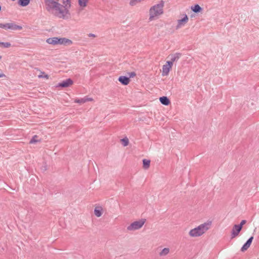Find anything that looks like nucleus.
Returning a JSON list of instances; mask_svg holds the SVG:
<instances>
[{
    "label": "nucleus",
    "mask_w": 259,
    "mask_h": 259,
    "mask_svg": "<svg viewBox=\"0 0 259 259\" xmlns=\"http://www.w3.org/2000/svg\"><path fill=\"white\" fill-rule=\"evenodd\" d=\"M135 76H136V73L134 72H132L130 73V77H133Z\"/></svg>",
    "instance_id": "2f4dec72"
},
{
    "label": "nucleus",
    "mask_w": 259,
    "mask_h": 259,
    "mask_svg": "<svg viewBox=\"0 0 259 259\" xmlns=\"http://www.w3.org/2000/svg\"><path fill=\"white\" fill-rule=\"evenodd\" d=\"M58 45L71 46L73 44L72 40L66 37H58Z\"/></svg>",
    "instance_id": "1a4fd4ad"
},
{
    "label": "nucleus",
    "mask_w": 259,
    "mask_h": 259,
    "mask_svg": "<svg viewBox=\"0 0 259 259\" xmlns=\"http://www.w3.org/2000/svg\"><path fill=\"white\" fill-rule=\"evenodd\" d=\"M150 160L147 159L143 160V167L145 169H147L149 168L150 165Z\"/></svg>",
    "instance_id": "6ab92c4d"
},
{
    "label": "nucleus",
    "mask_w": 259,
    "mask_h": 259,
    "mask_svg": "<svg viewBox=\"0 0 259 259\" xmlns=\"http://www.w3.org/2000/svg\"><path fill=\"white\" fill-rule=\"evenodd\" d=\"M211 225V222H207L200 224L197 227H195L190 230L189 235L191 237H198L203 235L209 228Z\"/></svg>",
    "instance_id": "7ed1b4c3"
},
{
    "label": "nucleus",
    "mask_w": 259,
    "mask_h": 259,
    "mask_svg": "<svg viewBox=\"0 0 259 259\" xmlns=\"http://www.w3.org/2000/svg\"><path fill=\"white\" fill-rule=\"evenodd\" d=\"M88 36L90 37L95 38L97 37L96 35L93 33H89Z\"/></svg>",
    "instance_id": "c756f323"
},
{
    "label": "nucleus",
    "mask_w": 259,
    "mask_h": 259,
    "mask_svg": "<svg viewBox=\"0 0 259 259\" xmlns=\"http://www.w3.org/2000/svg\"><path fill=\"white\" fill-rule=\"evenodd\" d=\"M89 0H78L79 7L82 9H84L88 5Z\"/></svg>",
    "instance_id": "f3484780"
},
{
    "label": "nucleus",
    "mask_w": 259,
    "mask_h": 259,
    "mask_svg": "<svg viewBox=\"0 0 259 259\" xmlns=\"http://www.w3.org/2000/svg\"><path fill=\"white\" fill-rule=\"evenodd\" d=\"M189 18L187 14H182L179 16V19L177 20V24L176 29L177 30L184 27L188 22Z\"/></svg>",
    "instance_id": "39448f33"
},
{
    "label": "nucleus",
    "mask_w": 259,
    "mask_h": 259,
    "mask_svg": "<svg viewBox=\"0 0 259 259\" xmlns=\"http://www.w3.org/2000/svg\"><path fill=\"white\" fill-rule=\"evenodd\" d=\"M0 28H3L5 30L10 29L12 30H21L22 27L13 23L6 24L0 23Z\"/></svg>",
    "instance_id": "6e6552de"
},
{
    "label": "nucleus",
    "mask_w": 259,
    "mask_h": 259,
    "mask_svg": "<svg viewBox=\"0 0 259 259\" xmlns=\"http://www.w3.org/2000/svg\"><path fill=\"white\" fill-rule=\"evenodd\" d=\"M38 77L39 78H44L46 79H48L49 78V75L45 72L39 70V74L38 75Z\"/></svg>",
    "instance_id": "4be33fe9"
},
{
    "label": "nucleus",
    "mask_w": 259,
    "mask_h": 259,
    "mask_svg": "<svg viewBox=\"0 0 259 259\" xmlns=\"http://www.w3.org/2000/svg\"><path fill=\"white\" fill-rule=\"evenodd\" d=\"M46 4L52 9L53 13L59 18L67 19L70 18L68 6H63L60 4L51 0H47Z\"/></svg>",
    "instance_id": "f257e3e1"
},
{
    "label": "nucleus",
    "mask_w": 259,
    "mask_h": 259,
    "mask_svg": "<svg viewBox=\"0 0 259 259\" xmlns=\"http://www.w3.org/2000/svg\"><path fill=\"white\" fill-rule=\"evenodd\" d=\"M241 230V226H239L238 225H235L231 231V238H234L238 236Z\"/></svg>",
    "instance_id": "9d476101"
},
{
    "label": "nucleus",
    "mask_w": 259,
    "mask_h": 259,
    "mask_svg": "<svg viewBox=\"0 0 259 259\" xmlns=\"http://www.w3.org/2000/svg\"><path fill=\"white\" fill-rule=\"evenodd\" d=\"M169 253V249L168 248H164L160 252L159 255L163 256L167 255Z\"/></svg>",
    "instance_id": "aec40b11"
},
{
    "label": "nucleus",
    "mask_w": 259,
    "mask_h": 259,
    "mask_svg": "<svg viewBox=\"0 0 259 259\" xmlns=\"http://www.w3.org/2000/svg\"><path fill=\"white\" fill-rule=\"evenodd\" d=\"M11 45L10 42H0V46H3L4 48H9L11 47Z\"/></svg>",
    "instance_id": "bb28decb"
},
{
    "label": "nucleus",
    "mask_w": 259,
    "mask_h": 259,
    "mask_svg": "<svg viewBox=\"0 0 259 259\" xmlns=\"http://www.w3.org/2000/svg\"><path fill=\"white\" fill-rule=\"evenodd\" d=\"M146 221L145 219H141L132 222L127 227V230L128 231H134L141 229L144 225Z\"/></svg>",
    "instance_id": "20e7f679"
},
{
    "label": "nucleus",
    "mask_w": 259,
    "mask_h": 259,
    "mask_svg": "<svg viewBox=\"0 0 259 259\" xmlns=\"http://www.w3.org/2000/svg\"><path fill=\"white\" fill-rule=\"evenodd\" d=\"M246 223V221L245 220H242L240 224L238 225L239 226L241 227V228H242L243 226Z\"/></svg>",
    "instance_id": "c85d7f7f"
},
{
    "label": "nucleus",
    "mask_w": 259,
    "mask_h": 259,
    "mask_svg": "<svg viewBox=\"0 0 259 259\" xmlns=\"http://www.w3.org/2000/svg\"><path fill=\"white\" fill-rule=\"evenodd\" d=\"M84 99H85V102L93 101V99L92 98H84Z\"/></svg>",
    "instance_id": "7c9ffc66"
},
{
    "label": "nucleus",
    "mask_w": 259,
    "mask_h": 259,
    "mask_svg": "<svg viewBox=\"0 0 259 259\" xmlns=\"http://www.w3.org/2000/svg\"><path fill=\"white\" fill-rule=\"evenodd\" d=\"M70 0H63V3L66 6H68L69 7H70Z\"/></svg>",
    "instance_id": "cd10ccee"
},
{
    "label": "nucleus",
    "mask_w": 259,
    "mask_h": 259,
    "mask_svg": "<svg viewBox=\"0 0 259 259\" xmlns=\"http://www.w3.org/2000/svg\"><path fill=\"white\" fill-rule=\"evenodd\" d=\"M253 239V237L251 236L249 238V239L246 241V242L243 245L242 247L241 250L242 252L246 251L251 245L252 240Z\"/></svg>",
    "instance_id": "f8f14e48"
},
{
    "label": "nucleus",
    "mask_w": 259,
    "mask_h": 259,
    "mask_svg": "<svg viewBox=\"0 0 259 259\" xmlns=\"http://www.w3.org/2000/svg\"><path fill=\"white\" fill-rule=\"evenodd\" d=\"M74 102L76 103L83 104L85 103V101L84 98L76 99L74 100Z\"/></svg>",
    "instance_id": "393cba45"
},
{
    "label": "nucleus",
    "mask_w": 259,
    "mask_h": 259,
    "mask_svg": "<svg viewBox=\"0 0 259 259\" xmlns=\"http://www.w3.org/2000/svg\"><path fill=\"white\" fill-rule=\"evenodd\" d=\"M258 98L256 95L252 94L249 95L246 98V104L249 108H252L256 106L257 103Z\"/></svg>",
    "instance_id": "423d86ee"
},
{
    "label": "nucleus",
    "mask_w": 259,
    "mask_h": 259,
    "mask_svg": "<svg viewBox=\"0 0 259 259\" xmlns=\"http://www.w3.org/2000/svg\"><path fill=\"white\" fill-rule=\"evenodd\" d=\"M30 3V0H18V4L22 7L27 6Z\"/></svg>",
    "instance_id": "412c9836"
},
{
    "label": "nucleus",
    "mask_w": 259,
    "mask_h": 259,
    "mask_svg": "<svg viewBox=\"0 0 259 259\" xmlns=\"http://www.w3.org/2000/svg\"><path fill=\"white\" fill-rule=\"evenodd\" d=\"M174 61H167L162 67L161 73L163 76H167L172 68Z\"/></svg>",
    "instance_id": "0eeeda50"
},
{
    "label": "nucleus",
    "mask_w": 259,
    "mask_h": 259,
    "mask_svg": "<svg viewBox=\"0 0 259 259\" xmlns=\"http://www.w3.org/2000/svg\"><path fill=\"white\" fill-rule=\"evenodd\" d=\"M164 3L161 1L152 6L149 10V21H153L158 19L164 13Z\"/></svg>",
    "instance_id": "f03ea898"
},
{
    "label": "nucleus",
    "mask_w": 259,
    "mask_h": 259,
    "mask_svg": "<svg viewBox=\"0 0 259 259\" xmlns=\"http://www.w3.org/2000/svg\"><path fill=\"white\" fill-rule=\"evenodd\" d=\"M2 59V56L0 55V60Z\"/></svg>",
    "instance_id": "72a5a7b5"
},
{
    "label": "nucleus",
    "mask_w": 259,
    "mask_h": 259,
    "mask_svg": "<svg viewBox=\"0 0 259 259\" xmlns=\"http://www.w3.org/2000/svg\"><path fill=\"white\" fill-rule=\"evenodd\" d=\"M40 140H38V137L37 136H34L32 137L31 140L29 142L30 144H34L36 143L39 142Z\"/></svg>",
    "instance_id": "b1692460"
},
{
    "label": "nucleus",
    "mask_w": 259,
    "mask_h": 259,
    "mask_svg": "<svg viewBox=\"0 0 259 259\" xmlns=\"http://www.w3.org/2000/svg\"><path fill=\"white\" fill-rule=\"evenodd\" d=\"M120 142L124 146H126L129 144V140L126 137L121 139Z\"/></svg>",
    "instance_id": "5701e85b"
},
{
    "label": "nucleus",
    "mask_w": 259,
    "mask_h": 259,
    "mask_svg": "<svg viewBox=\"0 0 259 259\" xmlns=\"http://www.w3.org/2000/svg\"><path fill=\"white\" fill-rule=\"evenodd\" d=\"M118 81L123 85H126L129 84L130 82V79L129 77L120 76L118 78Z\"/></svg>",
    "instance_id": "ddd939ff"
},
{
    "label": "nucleus",
    "mask_w": 259,
    "mask_h": 259,
    "mask_svg": "<svg viewBox=\"0 0 259 259\" xmlns=\"http://www.w3.org/2000/svg\"><path fill=\"white\" fill-rule=\"evenodd\" d=\"M73 83V81L72 79L68 78L65 80H63L62 82H60L57 85V87L61 88H67L72 85Z\"/></svg>",
    "instance_id": "9b49d317"
},
{
    "label": "nucleus",
    "mask_w": 259,
    "mask_h": 259,
    "mask_svg": "<svg viewBox=\"0 0 259 259\" xmlns=\"http://www.w3.org/2000/svg\"><path fill=\"white\" fill-rule=\"evenodd\" d=\"M191 9L194 13H199L202 10V8L199 5H195L192 6Z\"/></svg>",
    "instance_id": "a211bd4d"
},
{
    "label": "nucleus",
    "mask_w": 259,
    "mask_h": 259,
    "mask_svg": "<svg viewBox=\"0 0 259 259\" xmlns=\"http://www.w3.org/2000/svg\"><path fill=\"white\" fill-rule=\"evenodd\" d=\"M159 101L162 104L166 106L168 105L170 103L169 100L165 96L160 97L159 98Z\"/></svg>",
    "instance_id": "dca6fc26"
},
{
    "label": "nucleus",
    "mask_w": 259,
    "mask_h": 259,
    "mask_svg": "<svg viewBox=\"0 0 259 259\" xmlns=\"http://www.w3.org/2000/svg\"><path fill=\"white\" fill-rule=\"evenodd\" d=\"M141 0H131L130 2V4L131 6H135L138 3L141 2Z\"/></svg>",
    "instance_id": "a878e982"
},
{
    "label": "nucleus",
    "mask_w": 259,
    "mask_h": 259,
    "mask_svg": "<svg viewBox=\"0 0 259 259\" xmlns=\"http://www.w3.org/2000/svg\"><path fill=\"white\" fill-rule=\"evenodd\" d=\"M6 77V75L4 74L3 73L1 72L0 73V78L1 77Z\"/></svg>",
    "instance_id": "473e14b6"
},
{
    "label": "nucleus",
    "mask_w": 259,
    "mask_h": 259,
    "mask_svg": "<svg viewBox=\"0 0 259 259\" xmlns=\"http://www.w3.org/2000/svg\"><path fill=\"white\" fill-rule=\"evenodd\" d=\"M103 213V208L102 206H96L94 209V214L97 217H100Z\"/></svg>",
    "instance_id": "4468645a"
},
{
    "label": "nucleus",
    "mask_w": 259,
    "mask_h": 259,
    "mask_svg": "<svg viewBox=\"0 0 259 259\" xmlns=\"http://www.w3.org/2000/svg\"><path fill=\"white\" fill-rule=\"evenodd\" d=\"M58 37H50L46 40V42L51 45L56 46L58 45Z\"/></svg>",
    "instance_id": "2eb2a0df"
}]
</instances>
